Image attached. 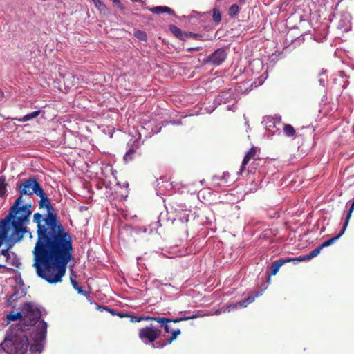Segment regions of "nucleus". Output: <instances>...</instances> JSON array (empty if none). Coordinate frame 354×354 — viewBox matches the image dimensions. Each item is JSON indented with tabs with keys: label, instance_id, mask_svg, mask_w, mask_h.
Wrapping results in <instances>:
<instances>
[{
	"label": "nucleus",
	"instance_id": "2eb2a0df",
	"mask_svg": "<svg viewBox=\"0 0 354 354\" xmlns=\"http://www.w3.org/2000/svg\"><path fill=\"white\" fill-rule=\"evenodd\" d=\"M142 143L139 139L131 140L127 145L129 147L123 156L124 161L127 163L134 158L136 151L141 146Z\"/></svg>",
	"mask_w": 354,
	"mask_h": 354
},
{
	"label": "nucleus",
	"instance_id": "4c0bfd02",
	"mask_svg": "<svg viewBox=\"0 0 354 354\" xmlns=\"http://www.w3.org/2000/svg\"><path fill=\"white\" fill-rule=\"evenodd\" d=\"M162 184L165 183V185H160V183L158 182V192H161L162 191L163 192L164 189H162V187H164L165 189H171L172 187V185L171 183H169L167 181L166 182H164L163 180H162L161 182Z\"/></svg>",
	"mask_w": 354,
	"mask_h": 354
},
{
	"label": "nucleus",
	"instance_id": "c9c22d12",
	"mask_svg": "<svg viewBox=\"0 0 354 354\" xmlns=\"http://www.w3.org/2000/svg\"><path fill=\"white\" fill-rule=\"evenodd\" d=\"M339 75L341 79L343 80L342 88L346 89L349 84V81L348 80V76L344 74V71H339Z\"/></svg>",
	"mask_w": 354,
	"mask_h": 354
},
{
	"label": "nucleus",
	"instance_id": "13d9d810",
	"mask_svg": "<svg viewBox=\"0 0 354 354\" xmlns=\"http://www.w3.org/2000/svg\"><path fill=\"white\" fill-rule=\"evenodd\" d=\"M114 172H115V171H112V173H111V175H112V176H114Z\"/></svg>",
	"mask_w": 354,
	"mask_h": 354
},
{
	"label": "nucleus",
	"instance_id": "ddd939ff",
	"mask_svg": "<svg viewBox=\"0 0 354 354\" xmlns=\"http://www.w3.org/2000/svg\"><path fill=\"white\" fill-rule=\"evenodd\" d=\"M142 129L146 131L145 137H151L156 133L160 132L162 124H160L156 120H150L142 122Z\"/></svg>",
	"mask_w": 354,
	"mask_h": 354
},
{
	"label": "nucleus",
	"instance_id": "a18cd8bd",
	"mask_svg": "<svg viewBox=\"0 0 354 354\" xmlns=\"http://www.w3.org/2000/svg\"><path fill=\"white\" fill-rule=\"evenodd\" d=\"M192 37H193V38H194L196 39L201 40V41L205 40V39L204 38V36L203 35H201V34L193 33L192 32Z\"/></svg>",
	"mask_w": 354,
	"mask_h": 354
},
{
	"label": "nucleus",
	"instance_id": "f8f14e48",
	"mask_svg": "<svg viewBox=\"0 0 354 354\" xmlns=\"http://www.w3.org/2000/svg\"><path fill=\"white\" fill-rule=\"evenodd\" d=\"M116 183L114 188V194L112 192V196H113V199H117L119 201H122L126 199L128 196L129 194V183L127 181L124 182L121 184L119 181L117 180V178L114 176Z\"/></svg>",
	"mask_w": 354,
	"mask_h": 354
},
{
	"label": "nucleus",
	"instance_id": "423d86ee",
	"mask_svg": "<svg viewBox=\"0 0 354 354\" xmlns=\"http://www.w3.org/2000/svg\"><path fill=\"white\" fill-rule=\"evenodd\" d=\"M266 126V130L271 136L280 134L282 125L281 117L279 115L274 116H266L262 121Z\"/></svg>",
	"mask_w": 354,
	"mask_h": 354
},
{
	"label": "nucleus",
	"instance_id": "6ab92c4d",
	"mask_svg": "<svg viewBox=\"0 0 354 354\" xmlns=\"http://www.w3.org/2000/svg\"><path fill=\"white\" fill-rule=\"evenodd\" d=\"M256 153H257L256 147H251L250 149V150L246 153V154L245 155L244 158L243 160L239 171L237 173V174L239 176L241 175L243 172V171L245 169L246 165L254 156Z\"/></svg>",
	"mask_w": 354,
	"mask_h": 354
},
{
	"label": "nucleus",
	"instance_id": "09e8293b",
	"mask_svg": "<svg viewBox=\"0 0 354 354\" xmlns=\"http://www.w3.org/2000/svg\"><path fill=\"white\" fill-rule=\"evenodd\" d=\"M97 308L100 310H105L108 311L109 313H111V308L109 306L97 305Z\"/></svg>",
	"mask_w": 354,
	"mask_h": 354
},
{
	"label": "nucleus",
	"instance_id": "6e6552de",
	"mask_svg": "<svg viewBox=\"0 0 354 354\" xmlns=\"http://www.w3.org/2000/svg\"><path fill=\"white\" fill-rule=\"evenodd\" d=\"M234 95L235 94L232 89H227L226 91L221 92L215 97L214 100V106L209 112H212L218 106L222 104H229L231 103L232 101L236 102Z\"/></svg>",
	"mask_w": 354,
	"mask_h": 354
},
{
	"label": "nucleus",
	"instance_id": "393cba45",
	"mask_svg": "<svg viewBox=\"0 0 354 354\" xmlns=\"http://www.w3.org/2000/svg\"><path fill=\"white\" fill-rule=\"evenodd\" d=\"M8 183L5 176H0V197L4 198L6 196Z\"/></svg>",
	"mask_w": 354,
	"mask_h": 354
},
{
	"label": "nucleus",
	"instance_id": "9d476101",
	"mask_svg": "<svg viewBox=\"0 0 354 354\" xmlns=\"http://www.w3.org/2000/svg\"><path fill=\"white\" fill-rule=\"evenodd\" d=\"M2 245H3V243L0 245V248L1 247ZM0 254L3 255L5 257V262L7 264L15 266L16 268H19L21 263H20L19 258L15 253L10 254V252L8 251V248H7L6 250H1L0 251ZM0 268H6V269L14 271V270L7 268L5 264L1 263H0Z\"/></svg>",
	"mask_w": 354,
	"mask_h": 354
},
{
	"label": "nucleus",
	"instance_id": "58836bf2",
	"mask_svg": "<svg viewBox=\"0 0 354 354\" xmlns=\"http://www.w3.org/2000/svg\"><path fill=\"white\" fill-rule=\"evenodd\" d=\"M92 1L94 3L95 6L97 9L102 12L105 10V5L100 0H92Z\"/></svg>",
	"mask_w": 354,
	"mask_h": 354
},
{
	"label": "nucleus",
	"instance_id": "6e6d98bb",
	"mask_svg": "<svg viewBox=\"0 0 354 354\" xmlns=\"http://www.w3.org/2000/svg\"><path fill=\"white\" fill-rule=\"evenodd\" d=\"M238 1L239 3L243 4L245 3V0H239Z\"/></svg>",
	"mask_w": 354,
	"mask_h": 354
},
{
	"label": "nucleus",
	"instance_id": "72a5a7b5",
	"mask_svg": "<svg viewBox=\"0 0 354 354\" xmlns=\"http://www.w3.org/2000/svg\"><path fill=\"white\" fill-rule=\"evenodd\" d=\"M212 19L216 24H219L221 21V13L216 8L213 10Z\"/></svg>",
	"mask_w": 354,
	"mask_h": 354
},
{
	"label": "nucleus",
	"instance_id": "bb28decb",
	"mask_svg": "<svg viewBox=\"0 0 354 354\" xmlns=\"http://www.w3.org/2000/svg\"><path fill=\"white\" fill-rule=\"evenodd\" d=\"M281 127H283V133L287 137L295 136L296 132L294 127L292 125L282 123Z\"/></svg>",
	"mask_w": 354,
	"mask_h": 354
},
{
	"label": "nucleus",
	"instance_id": "b1692460",
	"mask_svg": "<svg viewBox=\"0 0 354 354\" xmlns=\"http://www.w3.org/2000/svg\"><path fill=\"white\" fill-rule=\"evenodd\" d=\"M40 113V110L35 111L33 112L25 115L21 118L17 119V120L21 122H25L36 118L37 116L39 115Z\"/></svg>",
	"mask_w": 354,
	"mask_h": 354
},
{
	"label": "nucleus",
	"instance_id": "9b49d317",
	"mask_svg": "<svg viewBox=\"0 0 354 354\" xmlns=\"http://www.w3.org/2000/svg\"><path fill=\"white\" fill-rule=\"evenodd\" d=\"M139 337L145 344H152L153 346L154 342L158 338L156 332L149 326L140 329Z\"/></svg>",
	"mask_w": 354,
	"mask_h": 354
},
{
	"label": "nucleus",
	"instance_id": "0eeeda50",
	"mask_svg": "<svg viewBox=\"0 0 354 354\" xmlns=\"http://www.w3.org/2000/svg\"><path fill=\"white\" fill-rule=\"evenodd\" d=\"M171 209L176 213L174 220H178L183 223L188 222L191 210L187 208L185 203L174 202L171 205Z\"/></svg>",
	"mask_w": 354,
	"mask_h": 354
},
{
	"label": "nucleus",
	"instance_id": "f3484780",
	"mask_svg": "<svg viewBox=\"0 0 354 354\" xmlns=\"http://www.w3.org/2000/svg\"><path fill=\"white\" fill-rule=\"evenodd\" d=\"M36 195L40 198L39 201V208H46L47 210L53 209V207L51 205L50 201L48 198L47 194L44 192L43 188H41Z\"/></svg>",
	"mask_w": 354,
	"mask_h": 354
},
{
	"label": "nucleus",
	"instance_id": "20e7f679",
	"mask_svg": "<svg viewBox=\"0 0 354 354\" xmlns=\"http://www.w3.org/2000/svg\"><path fill=\"white\" fill-rule=\"evenodd\" d=\"M43 221V216L40 213H35L33 216V221L37 224V241L35 244L34 249L35 254V263L33 266L36 268L37 273L40 277H46L45 270L42 269L41 260H42V246H43V239H46L45 232L46 230L43 225L41 221Z\"/></svg>",
	"mask_w": 354,
	"mask_h": 354
},
{
	"label": "nucleus",
	"instance_id": "aec40b11",
	"mask_svg": "<svg viewBox=\"0 0 354 354\" xmlns=\"http://www.w3.org/2000/svg\"><path fill=\"white\" fill-rule=\"evenodd\" d=\"M347 226H348L347 223H344L342 229L340 231V232L336 236H334L332 239H330L328 240H326V241H324L319 245V247H321L322 249H323V248H324L326 247L331 245L333 243H334L336 241H337L344 234V233L345 232V230H346Z\"/></svg>",
	"mask_w": 354,
	"mask_h": 354
},
{
	"label": "nucleus",
	"instance_id": "4468645a",
	"mask_svg": "<svg viewBox=\"0 0 354 354\" xmlns=\"http://www.w3.org/2000/svg\"><path fill=\"white\" fill-rule=\"evenodd\" d=\"M268 283H263L260 286V290L255 292L254 295H250L245 299L236 302L235 304L232 306L233 308L240 307H246L249 304L253 302L256 297H258L262 295L263 292L268 288Z\"/></svg>",
	"mask_w": 354,
	"mask_h": 354
},
{
	"label": "nucleus",
	"instance_id": "5fc2aeb1",
	"mask_svg": "<svg viewBox=\"0 0 354 354\" xmlns=\"http://www.w3.org/2000/svg\"><path fill=\"white\" fill-rule=\"evenodd\" d=\"M119 214V209L116 208V212L115 211V208L112 206V215Z\"/></svg>",
	"mask_w": 354,
	"mask_h": 354
},
{
	"label": "nucleus",
	"instance_id": "37998d69",
	"mask_svg": "<svg viewBox=\"0 0 354 354\" xmlns=\"http://www.w3.org/2000/svg\"><path fill=\"white\" fill-rule=\"evenodd\" d=\"M114 315H117L119 317H129V315L126 314V313H117L115 310L112 309V316H114ZM132 316H130V317L131 318Z\"/></svg>",
	"mask_w": 354,
	"mask_h": 354
},
{
	"label": "nucleus",
	"instance_id": "f03ea898",
	"mask_svg": "<svg viewBox=\"0 0 354 354\" xmlns=\"http://www.w3.org/2000/svg\"><path fill=\"white\" fill-rule=\"evenodd\" d=\"M41 188L35 176L21 179L17 183V189L20 194L10 207L8 215L0 221V245L8 240L10 226L12 227V232L10 240L15 243L20 241L28 232L27 225L30 221L32 205L31 203L22 205L23 196L36 194Z\"/></svg>",
	"mask_w": 354,
	"mask_h": 354
},
{
	"label": "nucleus",
	"instance_id": "ea45409f",
	"mask_svg": "<svg viewBox=\"0 0 354 354\" xmlns=\"http://www.w3.org/2000/svg\"><path fill=\"white\" fill-rule=\"evenodd\" d=\"M353 210H354V199H353V203H352V204H351V207L349 208V210H348V212L347 213V215H346V220L344 221V223H347V225L348 224L349 219H350V218L351 216V214L353 212Z\"/></svg>",
	"mask_w": 354,
	"mask_h": 354
},
{
	"label": "nucleus",
	"instance_id": "473e14b6",
	"mask_svg": "<svg viewBox=\"0 0 354 354\" xmlns=\"http://www.w3.org/2000/svg\"><path fill=\"white\" fill-rule=\"evenodd\" d=\"M19 319L23 320V308L21 309V312H17L13 314L10 313L8 315V319L10 321H16Z\"/></svg>",
	"mask_w": 354,
	"mask_h": 354
},
{
	"label": "nucleus",
	"instance_id": "3c124183",
	"mask_svg": "<svg viewBox=\"0 0 354 354\" xmlns=\"http://www.w3.org/2000/svg\"><path fill=\"white\" fill-rule=\"evenodd\" d=\"M185 319L186 318H185V317H183L176 318V319H170V320H171V322L178 323L181 321L185 320Z\"/></svg>",
	"mask_w": 354,
	"mask_h": 354
},
{
	"label": "nucleus",
	"instance_id": "412c9836",
	"mask_svg": "<svg viewBox=\"0 0 354 354\" xmlns=\"http://www.w3.org/2000/svg\"><path fill=\"white\" fill-rule=\"evenodd\" d=\"M150 11L154 14H162V13H168L171 15H174L175 12L167 6H156L151 8Z\"/></svg>",
	"mask_w": 354,
	"mask_h": 354
},
{
	"label": "nucleus",
	"instance_id": "dca6fc26",
	"mask_svg": "<svg viewBox=\"0 0 354 354\" xmlns=\"http://www.w3.org/2000/svg\"><path fill=\"white\" fill-rule=\"evenodd\" d=\"M180 334V330L177 328L176 330H171V335L165 339L164 340H159L156 342V344H153L154 348H162L164 346L171 344V342L175 340L178 335Z\"/></svg>",
	"mask_w": 354,
	"mask_h": 354
},
{
	"label": "nucleus",
	"instance_id": "a211bd4d",
	"mask_svg": "<svg viewBox=\"0 0 354 354\" xmlns=\"http://www.w3.org/2000/svg\"><path fill=\"white\" fill-rule=\"evenodd\" d=\"M146 229L133 228L130 225H124L120 230L119 236L121 239H126L127 236H132L133 233L138 234L140 232H145Z\"/></svg>",
	"mask_w": 354,
	"mask_h": 354
},
{
	"label": "nucleus",
	"instance_id": "7c9ffc66",
	"mask_svg": "<svg viewBox=\"0 0 354 354\" xmlns=\"http://www.w3.org/2000/svg\"><path fill=\"white\" fill-rule=\"evenodd\" d=\"M299 259H300V256L298 257H296V258L286 257V258L279 259L278 260L281 263V266H283L286 263L293 262L295 264H297V263L302 261H299Z\"/></svg>",
	"mask_w": 354,
	"mask_h": 354
},
{
	"label": "nucleus",
	"instance_id": "f704fd0d",
	"mask_svg": "<svg viewBox=\"0 0 354 354\" xmlns=\"http://www.w3.org/2000/svg\"><path fill=\"white\" fill-rule=\"evenodd\" d=\"M326 81V71L322 69V71L319 73L318 82H319L320 86L324 87Z\"/></svg>",
	"mask_w": 354,
	"mask_h": 354
},
{
	"label": "nucleus",
	"instance_id": "4be33fe9",
	"mask_svg": "<svg viewBox=\"0 0 354 354\" xmlns=\"http://www.w3.org/2000/svg\"><path fill=\"white\" fill-rule=\"evenodd\" d=\"M281 263L279 261V260H275L274 261L272 264H271V266H270V273L268 274V277H267V283H270V277L272 275H275L279 268L281 267Z\"/></svg>",
	"mask_w": 354,
	"mask_h": 354
},
{
	"label": "nucleus",
	"instance_id": "603ef678",
	"mask_svg": "<svg viewBox=\"0 0 354 354\" xmlns=\"http://www.w3.org/2000/svg\"><path fill=\"white\" fill-rule=\"evenodd\" d=\"M202 49V47L201 46H197V47H192V48H189L187 49V52H191V51H193V50H201Z\"/></svg>",
	"mask_w": 354,
	"mask_h": 354
},
{
	"label": "nucleus",
	"instance_id": "c85d7f7f",
	"mask_svg": "<svg viewBox=\"0 0 354 354\" xmlns=\"http://www.w3.org/2000/svg\"><path fill=\"white\" fill-rule=\"evenodd\" d=\"M169 30L178 39H181V37H183V32L179 28L175 25H169Z\"/></svg>",
	"mask_w": 354,
	"mask_h": 354
},
{
	"label": "nucleus",
	"instance_id": "e433bc0d",
	"mask_svg": "<svg viewBox=\"0 0 354 354\" xmlns=\"http://www.w3.org/2000/svg\"><path fill=\"white\" fill-rule=\"evenodd\" d=\"M230 176V174L228 172H223L221 176H214L212 180L215 183H216L217 180H224L225 183H227V178Z\"/></svg>",
	"mask_w": 354,
	"mask_h": 354
},
{
	"label": "nucleus",
	"instance_id": "de8ad7c7",
	"mask_svg": "<svg viewBox=\"0 0 354 354\" xmlns=\"http://www.w3.org/2000/svg\"><path fill=\"white\" fill-rule=\"evenodd\" d=\"M112 2L114 6H117L120 10L124 9L122 3L119 0H112Z\"/></svg>",
	"mask_w": 354,
	"mask_h": 354
},
{
	"label": "nucleus",
	"instance_id": "4d7b16f0",
	"mask_svg": "<svg viewBox=\"0 0 354 354\" xmlns=\"http://www.w3.org/2000/svg\"><path fill=\"white\" fill-rule=\"evenodd\" d=\"M219 313H220L219 310H216V313H215L216 315H218Z\"/></svg>",
	"mask_w": 354,
	"mask_h": 354
},
{
	"label": "nucleus",
	"instance_id": "79ce46f5",
	"mask_svg": "<svg viewBox=\"0 0 354 354\" xmlns=\"http://www.w3.org/2000/svg\"><path fill=\"white\" fill-rule=\"evenodd\" d=\"M171 124L174 125H180L182 124L180 120H171L169 122H162V126H165L166 124Z\"/></svg>",
	"mask_w": 354,
	"mask_h": 354
},
{
	"label": "nucleus",
	"instance_id": "c03bdc74",
	"mask_svg": "<svg viewBox=\"0 0 354 354\" xmlns=\"http://www.w3.org/2000/svg\"><path fill=\"white\" fill-rule=\"evenodd\" d=\"M17 299H18V294L15 292L10 296L8 303L10 305H11L12 301H16Z\"/></svg>",
	"mask_w": 354,
	"mask_h": 354
},
{
	"label": "nucleus",
	"instance_id": "7ed1b4c3",
	"mask_svg": "<svg viewBox=\"0 0 354 354\" xmlns=\"http://www.w3.org/2000/svg\"><path fill=\"white\" fill-rule=\"evenodd\" d=\"M23 320L10 329L18 328L26 339L31 342L30 353L41 354L46 337L47 324L43 319L41 310L31 303H26L23 306Z\"/></svg>",
	"mask_w": 354,
	"mask_h": 354
},
{
	"label": "nucleus",
	"instance_id": "39448f33",
	"mask_svg": "<svg viewBox=\"0 0 354 354\" xmlns=\"http://www.w3.org/2000/svg\"><path fill=\"white\" fill-rule=\"evenodd\" d=\"M164 317L133 316L131 317L130 322L133 323L140 322L142 320H151L152 322L149 324V326L153 330L154 332H156V335H158V337L159 338L160 336H162V334L163 323L162 321Z\"/></svg>",
	"mask_w": 354,
	"mask_h": 354
},
{
	"label": "nucleus",
	"instance_id": "c756f323",
	"mask_svg": "<svg viewBox=\"0 0 354 354\" xmlns=\"http://www.w3.org/2000/svg\"><path fill=\"white\" fill-rule=\"evenodd\" d=\"M240 12V8L237 4L232 5L228 9V15L230 17L233 18L237 15Z\"/></svg>",
	"mask_w": 354,
	"mask_h": 354
},
{
	"label": "nucleus",
	"instance_id": "2f4dec72",
	"mask_svg": "<svg viewBox=\"0 0 354 354\" xmlns=\"http://www.w3.org/2000/svg\"><path fill=\"white\" fill-rule=\"evenodd\" d=\"M134 37L140 41H147V36L145 31L138 30L134 32Z\"/></svg>",
	"mask_w": 354,
	"mask_h": 354
},
{
	"label": "nucleus",
	"instance_id": "cd10ccee",
	"mask_svg": "<svg viewBox=\"0 0 354 354\" xmlns=\"http://www.w3.org/2000/svg\"><path fill=\"white\" fill-rule=\"evenodd\" d=\"M163 323V328H162V336L164 337L165 339L166 334H168L169 333H171V328L169 325V323H171V320L169 318H167L164 317L163 320L162 321Z\"/></svg>",
	"mask_w": 354,
	"mask_h": 354
},
{
	"label": "nucleus",
	"instance_id": "f257e3e1",
	"mask_svg": "<svg viewBox=\"0 0 354 354\" xmlns=\"http://www.w3.org/2000/svg\"><path fill=\"white\" fill-rule=\"evenodd\" d=\"M47 211L43 218L46 236L43 239L41 260L42 269L45 270L46 277L41 278L49 283H57L62 281L67 264L73 260L72 239L58 221L54 209Z\"/></svg>",
	"mask_w": 354,
	"mask_h": 354
},
{
	"label": "nucleus",
	"instance_id": "49530a36",
	"mask_svg": "<svg viewBox=\"0 0 354 354\" xmlns=\"http://www.w3.org/2000/svg\"><path fill=\"white\" fill-rule=\"evenodd\" d=\"M192 32H183V37H181L180 40L185 41L189 37H192Z\"/></svg>",
	"mask_w": 354,
	"mask_h": 354
},
{
	"label": "nucleus",
	"instance_id": "864d4df0",
	"mask_svg": "<svg viewBox=\"0 0 354 354\" xmlns=\"http://www.w3.org/2000/svg\"><path fill=\"white\" fill-rule=\"evenodd\" d=\"M198 317V315H190V316H187V317H185V320H188V319H195V318H197Z\"/></svg>",
	"mask_w": 354,
	"mask_h": 354
},
{
	"label": "nucleus",
	"instance_id": "5701e85b",
	"mask_svg": "<svg viewBox=\"0 0 354 354\" xmlns=\"http://www.w3.org/2000/svg\"><path fill=\"white\" fill-rule=\"evenodd\" d=\"M322 250V248L319 247V245L315 249L312 250L309 254L300 256V259H299V261H308V260L313 259V257H317L320 253Z\"/></svg>",
	"mask_w": 354,
	"mask_h": 354
},
{
	"label": "nucleus",
	"instance_id": "a19ab883",
	"mask_svg": "<svg viewBox=\"0 0 354 354\" xmlns=\"http://www.w3.org/2000/svg\"><path fill=\"white\" fill-rule=\"evenodd\" d=\"M304 41V38L302 35L297 37L295 40L291 39L292 43L294 44V48L296 47L297 45H300Z\"/></svg>",
	"mask_w": 354,
	"mask_h": 354
},
{
	"label": "nucleus",
	"instance_id": "8fccbe9b",
	"mask_svg": "<svg viewBox=\"0 0 354 354\" xmlns=\"http://www.w3.org/2000/svg\"><path fill=\"white\" fill-rule=\"evenodd\" d=\"M236 102H234V101H232L231 103L232 104L231 105H228L227 106V111H236V108L234 107V104L236 103Z\"/></svg>",
	"mask_w": 354,
	"mask_h": 354
},
{
	"label": "nucleus",
	"instance_id": "a878e982",
	"mask_svg": "<svg viewBox=\"0 0 354 354\" xmlns=\"http://www.w3.org/2000/svg\"><path fill=\"white\" fill-rule=\"evenodd\" d=\"M71 282L73 287V288L77 291V292L80 295L89 297V292L84 290L81 286L75 280L73 279L71 277Z\"/></svg>",
	"mask_w": 354,
	"mask_h": 354
},
{
	"label": "nucleus",
	"instance_id": "1a4fd4ad",
	"mask_svg": "<svg viewBox=\"0 0 354 354\" xmlns=\"http://www.w3.org/2000/svg\"><path fill=\"white\" fill-rule=\"evenodd\" d=\"M226 57L227 53L225 50L223 48H218L204 60V63L211 64L214 66H219L225 60Z\"/></svg>",
	"mask_w": 354,
	"mask_h": 354
}]
</instances>
